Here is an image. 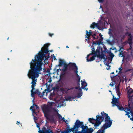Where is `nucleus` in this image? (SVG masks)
I'll return each mask as SVG.
<instances>
[{"instance_id": "obj_12", "label": "nucleus", "mask_w": 133, "mask_h": 133, "mask_svg": "<svg viewBox=\"0 0 133 133\" xmlns=\"http://www.w3.org/2000/svg\"><path fill=\"white\" fill-rule=\"evenodd\" d=\"M97 119L96 118V123H95L94 127H95V128L96 129L98 126H99V125L101 124L102 122L99 119Z\"/></svg>"}, {"instance_id": "obj_14", "label": "nucleus", "mask_w": 133, "mask_h": 133, "mask_svg": "<svg viewBox=\"0 0 133 133\" xmlns=\"http://www.w3.org/2000/svg\"><path fill=\"white\" fill-rule=\"evenodd\" d=\"M35 92L36 93V94H37L40 97H43L44 95V93H45V92L43 91L42 93V94H41V92L39 91L38 89H37L35 91Z\"/></svg>"}, {"instance_id": "obj_49", "label": "nucleus", "mask_w": 133, "mask_h": 133, "mask_svg": "<svg viewBox=\"0 0 133 133\" xmlns=\"http://www.w3.org/2000/svg\"><path fill=\"white\" fill-rule=\"evenodd\" d=\"M119 47L120 48V49L119 50H118V51H121V49H123V50H124V49H123V46H119Z\"/></svg>"}, {"instance_id": "obj_42", "label": "nucleus", "mask_w": 133, "mask_h": 133, "mask_svg": "<svg viewBox=\"0 0 133 133\" xmlns=\"http://www.w3.org/2000/svg\"><path fill=\"white\" fill-rule=\"evenodd\" d=\"M78 69H77L76 70H75V72L76 73V75L77 76V77H78L79 76V75L78 74Z\"/></svg>"}, {"instance_id": "obj_11", "label": "nucleus", "mask_w": 133, "mask_h": 133, "mask_svg": "<svg viewBox=\"0 0 133 133\" xmlns=\"http://www.w3.org/2000/svg\"><path fill=\"white\" fill-rule=\"evenodd\" d=\"M113 98L112 99V106L115 105L116 106L118 104H119L118 101V99L116 97L114 98V96H113Z\"/></svg>"}, {"instance_id": "obj_57", "label": "nucleus", "mask_w": 133, "mask_h": 133, "mask_svg": "<svg viewBox=\"0 0 133 133\" xmlns=\"http://www.w3.org/2000/svg\"><path fill=\"white\" fill-rule=\"evenodd\" d=\"M74 133H79V131H77V129L76 130H75V132Z\"/></svg>"}, {"instance_id": "obj_10", "label": "nucleus", "mask_w": 133, "mask_h": 133, "mask_svg": "<svg viewBox=\"0 0 133 133\" xmlns=\"http://www.w3.org/2000/svg\"><path fill=\"white\" fill-rule=\"evenodd\" d=\"M38 132L39 133H54L52 130L50 129H47L45 127H43L41 130Z\"/></svg>"}, {"instance_id": "obj_34", "label": "nucleus", "mask_w": 133, "mask_h": 133, "mask_svg": "<svg viewBox=\"0 0 133 133\" xmlns=\"http://www.w3.org/2000/svg\"><path fill=\"white\" fill-rule=\"evenodd\" d=\"M125 35L126 36L128 35V36L130 37L131 36H132V35H131V33L129 32H126L125 33Z\"/></svg>"}, {"instance_id": "obj_8", "label": "nucleus", "mask_w": 133, "mask_h": 133, "mask_svg": "<svg viewBox=\"0 0 133 133\" xmlns=\"http://www.w3.org/2000/svg\"><path fill=\"white\" fill-rule=\"evenodd\" d=\"M111 123H109L106 125V124H104L103 126L101 127V129L97 131V133H104L105 129L107 128L110 127L111 126Z\"/></svg>"}, {"instance_id": "obj_4", "label": "nucleus", "mask_w": 133, "mask_h": 133, "mask_svg": "<svg viewBox=\"0 0 133 133\" xmlns=\"http://www.w3.org/2000/svg\"><path fill=\"white\" fill-rule=\"evenodd\" d=\"M92 53L95 55V56H97L99 59H104V61H106L107 59V57L105 54H103L102 48L100 46L97 47L96 51L95 50V48L94 46H92L91 47Z\"/></svg>"}, {"instance_id": "obj_48", "label": "nucleus", "mask_w": 133, "mask_h": 133, "mask_svg": "<svg viewBox=\"0 0 133 133\" xmlns=\"http://www.w3.org/2000/svg\"><path fill=\"white\" fill-rule=\"evenodd\" d=\"M103 38L102 37H100L99 38V40L102 41H103Z\"/></svg>"}, {"instance_id": "obj_26", "label": "nucleus", "mask_w": 133, "mask_h": 133, "mask_svg": "<svg viewBox=\"0 0 133 133\" xmlns=\"http://www.w3.org/2000/svg\"><path fill=\"white\" fill-rule=\"evenodd\" d=\"M33 89V90H32V89L31 90V96L33 97H35V96L34 95L35 94H36V93L35 92V91H34V89Z\"/></svg>"}, {"instance_id": "obj_19", "label": "nucleus", "mask_w": 133, "mask_h": 133, "mask_svg": "<svg viewBox=\"0 0 133 133\" xmlns=\"http://www.w3.org/2000/svg\"><path fill=\"white\" fill-rule=\"evenodd\" d=\"M131 104V102H129L128 105V107H126L124 109H125V110H126L127 109V111H129L130 110V109H131L130 106Z\"/></svg>"}, {"instance_id": "obj_60", "label": "nucleus", "mask_w": 133, "mask_h": 133, "mask_svg": "<svg viewBox=\"0 0 133 133\" xmlns=\"http://www.w3.org/2000/svg\"><path fill=\"white\" fill-rule=\"evenodd\" d=\"M123 50H123V49H121V51H120L119 52H123Z\"/></svg>"}, {"instance_id": "obj_20", "label": "nucleus", "mask_w": 133, "mask_h": 133, "mask_svg": "<svg viewBox=\"0 0 133 133\" xmlns=\"http://www.w3.org/2000/svg\"><path fill=\"white\" fill-rule=\"evenodd\" d=\"M132 36L128 38V43L129 45H132Z\"/></svg>"}, {"instance_id": "obj_41", "label": "nucleus", "mask_w": 133, "mask_h": 133, "mask_svg": "<svg viewBox=\"0 0 133 133\" xmlns=\"http://www.w3.org/2000/svg\"><path fill=\"white\" fill-rule=\"evenodd\" d=\"M82 95V93L80 92L79 93H78L77 94V96L76 97L77 98H79Z\"/></svg>"}, {"instance_id": "obj_1", "label": "nucleus", "mask_w": 133, "mask_h": 133, "mask_svg": "<svg viewBox=\"0 0 133 133\" xmlns=\"http://www.w3.org/2000/svg\"><path fill=\"white\" fill-rule=\"evenodd\" d=\"M34 62H31L30 63L31 69L29 70L28 74V77L31 78L32 80L31 88H32V90L33 89H35L34 87L36 86V82L37 81V79L36 78L39 76V74H41L39 72L42 69V65H40L39 64H37L34 63Z\"/></svg>"}, {"instance_id": "obj_45", "label": "nucleus", "mask_w": 133, "mask_h": 133, "mask_svg": "<svg viewBox=\"0 0 133 133\" xmlns=\"http://www.w3.org/2000/svg\"><path fill=\"white\" fill-rule=\"evenodd\" d=\"M65 89H66V88L64 89L63 88H61L60 89V90L62 91H65Z\"/></svg>"}, {"instance_id": "obj_2", "label": "nucleus", "mask_w": 133, "mask_h": 133, "mask_svg": "<svg viewBox=\"0 0 133 133\" xmlns=\"http://www.w3.org/2000/svg\"><path fill=\"white\" fill-rule=\"evenodd\" d=\"M49 43H47L44 45L43 47L41 48L40 51L37 54L38 55H36L35 56V59H32L31 62H34V63L39 64L41 65L43 64L42 61H45L48 59V57L45 56L48 53L49 51L48 47L50 45Z\"/></svg>"}, {"instance_id": "obj_39", "label": "nucleus", "mask_w": 133, "mask_h": 133, "mask_svg": "<svg viewBox=\"0 0 133 133\" xmlns=\"http://www.w3.org/2000/svg\"><path fill=\"white\" fill-rule=\"evenodd\" d=\"M124 111H125L126 113V114L125 115H129L130 113V112H128V111H127V109L125 110V109H124Z\"/></svg>"}, {"instance_id": "obj_63", "label": "nucleus", "mask_w": 133, "mask_h": 133, "mask_svg": "<svg viewBox=\"0 0 133 133\" xmlns=\"http://www.w3.org/2000/svg\"><path fill=\"white\" fill-rule=\"evenodd\" d=\"M130 119L131 120L133 121V117H132V118H130Z\"/></svg>"}, {"instance_id": "obj_62", "label": "nucleus", "mask_w": 133, "mask_h": 133, "mask_svg": "<svg viewBox=\"0 0 133 133\" xmlns=\"http://www.w3.org/2000/svg\"><path fill=\"white\" fill-rule=\"evenodd\" d=\"M34 118L35 120V121L36 120H37V119L35 117H34Z\"/></svg>"}, {"instance_id": "obj_30", "label": "nucleus", "mask_w": 133, "mask_h": 133, "mask_svg": "<svg viewBox=\"0 0 133 133\" xmlns=\"http://www.w3.org/2000/svg\"><path fill=\"white\" fill-rule=\"evenodd\" d=\"M96 24L97 23L95 22H93L92 24L91 25L90 27L93 29L94 28L96 27Z\"/></svg>"}, {"instance_id": "obj_9", "label": "nucleus", "mask_w": 133, "mask_h": 133, "mask_svg": "<svg viewBox=\"0 0 133 133\" xmlns=\"http://www.w3.org/2000/svg\"><path fill=\"white\" fill-rule=\"evenodd\" d=\"M69 70H76L78 69V68L75 63H70L68 64Z\"/></svg>"}, {"instance_id": "obj_52", "label": "nucleus", "mask_w": 133, "mask_h": 133, "mask_svg": "<svg viewBox=\"0 0 133 133\" xmlns=\"http://www.w3.org/2000/svg\"><path fill=\"white\" fill-rule=\"evenodd\" d=\"M52 57V59L54 58V60H55L57 59L55 58V56L54 55H53V56Z\"/></svg>"}, {"instance_id": "obj_54", "label": "nucleus", "mask_w": 133, "mask_h": 133, "mask_svg": "<svg viewBox=\"0 0 133 133\" xmlns=\"http://www.w3.org/2000/svg\"><path fill=\"white\" fill-rule=\"evenodd\" d=\"M114 85V84H113L112 83V84H111V83H110V84H109V85L110 86H111V87H112Z\"/></svg>"}, {"instance_id": "obj_43", "label": "nucleus", "mask_w": 133, "mask_h": 133, "mask_svg": "<svg viewBox=\"0 0 133 133\" xmlns=\"http://www.w3.org/2000/svg\"><path fill=\"white\" fill-rule=\"evenodd\" d=\"M130 45V48L128 49V50H130L131 51V52H132V51H133V50H132V46H131V45Z\"/></svg>"}, {"instance_id": "obj_33", "label": "nucleus", "mask_w": 133, "mask_h": 133, "mask_svg": "<svg viewBox=\"0 0 133 133\" xmlns=\"http://www.w3.org/2000/svg\"><path fill=\"white\" fill-rule=\"evenodd\" d=\"M132 89L131 88H130L129 90H128V93L129 95H130L132 93Z\"/></svg>"}, {"instance_id": "obj_56", "label": "nucleus", "mask_w": 133, "mask_h": 133, "mask_svg": "<svg viewBox=\"0 0 133 133\" xmlns=\"http://www.w3.org/2000/svg\"><path fill=\"white\" fill-rule=\"evenodd\" d=\"M88 32L89 33H90V35H92V34H91V32H92L91 31V30H90L89 31H88Z\"/></svg>"}, {"instance_id": "obj_16", "label": "nucleus", "mask_w": 133, "mask_h": 133, "mask_svg": "<svg viewBox=\"0 0 133 133\" xmlns=\"http://www.w3.org/2000/svg\"><path fill=\"white\" fill-rule=\"evenodd\" d=\"M65 63V62L62 59H60L59 60V64L58 65L59 66H62L64 65Z\"/></svg>"}, {"instance_id": "obj_21", "label": "nucleus", "mask_w": 133, "mask_h": 133, "mask_svg": "<svg viewBox=\"0 0 133 133\" xmlns=\"http://www.w3.org/2000/svg\"><path fill=\"white\" fill-rule=\"evenodd\" d=\"M119 104H118L117 105H116V106L117 107L118 109L121 111H124V108L121 105H119Z\"/></svg>"}, {"instance_id": "obj_40", "label": "nucleus", "mask_w": 133, "mask_h": 133, "mask_svg": "<svg viewBox=\"0 0 133 133\" xmlns=\"http://www.w3.org/2000/svg\"><path fill=\"white\" fill-rule=\"evenodd\" d=\"M104 47V51H103V52H108V50H107V49L105 46H104L103 47Z\"/></svg>"}, {"instance_id": "obj_13", "label": "nucleus", "mask_w": 133, "mask_h": 133, "mask_svg": "<svg viewBox=\"0 0 133 133\" xmlns=\"http://www.w3.org/2000/svg\"><path fill=\"white\" fill-rule=\"evenodd\" d=\"M92 54H89L87 56V61L88 62L91 61H93L95 59V57H96V56H95V55H93L90 58V59H88V58L89 57V56L91 55H92Z\"/></svg>"}, {"instance_id": "obj_44", "label": "nucleus", "mask_w": 133, "mask_h": 133, "mask_svg": "<svg viewBox=\"0 0 133 133\" xmlns=\"http://www.w3.org/2000/svg\"><path fill=\"white\" fill-rule=\"evenodd\" d=\"M96 27H97V28L98 29H99V30H101V28L100 26H99V25H98V24L97 23V24H96Z\"/></svg>"}, {"instance_id": "obj_7", "label": "nucleus", "mask_w": 133, "mask_h": 133, "mask_svg": "<svg viewBox=\"0 0 133 133\" xmlns=\"http://www.w3.org/2000/svg\"><path fill=\"white\" fill-rule=\"evenodd\" d=\"M81 122V123H80V127L82 128V130L81 131H78L79 133H92L93 131L92 129H88L87 126H84L82 122Z\"/></svg>"}, {"instance_id": "obj_61", "label": "nucleus", "mask_w": 133, "mask_h": 133, "mask_svg": "<svg viewBox=\"0 0 133 133\" xmlns=\"http://www.w3.org/2000/svg\"><path fill=\"white\" fill-rule=\"evenodd\" d=\"M99 36L100 37H102V35L101 33H99Z\"/></svg>"}, {"instance_id": "obj_51", "label": "nucleus", "mask_w": 133, "mask_h": 133, "mask_svg": "<svg viewBox=\"0 0 133 133\" xmlns=\"http://www.w3.org/2000/svg\"><path fill=\"white\" fill-rule=\"evenodd\" d=\"M98 1L99 3H102L104 1V0H98Z\"/></svg>"}, {"instance_id": "obj_27", "label": "nucleus", "mask_w": 133, "mask_h": 133, "mask_svg": "<svg viewBox=\"0 0 133 133\" xmlns=\"http://www.w3.org/2000/svg\"><path fill=\"white\" fill-rule=\"evenodd\" d=\"M118 69L119 70V71L118 72V74L116 75V76H114L112 77V76H111V79H112V78H113L114 77H115L116 76H117V75H118V74L120 73L121 72V71H122V68L121 67V66L119 68H118Z\"/></svg>"}, {"instance_id": "obj_38", "label": "nucleus", "mask_w": 133, "mask_h": 133, "mask_svg": "<svg viewBox=\"0 0 133 133\" xmlns=\"http://www.w3.org/2000/svg\"><path fill=\"white\" fill-rule=\"evenodd\" d=\"M57 114L58 118L61 120V119L62 118V116L60 114H59L58 112H57Z\"/></svg>"}, {"instance_id": "obj_35", "label": "nucleus", "mask_w": 133, "mask_h": 133, "mask_svg": "<svg viewBox=\"0 0 133 133\" xmlns=\"http://www.w3.org/2000/svg\"><path fill=\"white\" fill-rule=\"evenodd\" d=\"M35 122L37 124V126H36L39 129V130L38 131H41V130H40V127L39 125V124L38 123H37V122L36 121H35Z\"/></svg>"}, {"instance_id": "obj_18", "label": "nucleus", "mask_w": 133, "mask_h": 133, "mask_svg": "<svg viewBox=\"0 0 133 133\" xmlns=\"http://www.w3.org/2000/svg\"><path fill=\"white\" fill-rule=\"evenodd\" d=\"M89 121L91 123L93 124H95L94 122L96 121V119H95L93 118H89Z\"/></svg>"}, {"instance_id": "obj_53", "label": "nucleus", "mask_w": 133, "mask_h": 133, "mask_svg": "<svg viewBox=\"0 0 133 133\" xmlns=\"http://www.w3.org/2000/svg\"><path fill=\"white\" fill-rule=\"evenodd\" d=\"M77 78H78V82H80V78H81L80 76H79L78 77H77Z\"/></svg>"}, {"instance_id": "obj_55", "label": "nucleus", "mask_w": 133, "mask_h": 133, "mask_svg": "<svg viewBox=\"0 0 133 133\" xmlns=\"http://www.w3.org/2000/svg\"><path fill=\"white\" fill-rule=\"evenodd\" d=\"M62 121H64V118L63 117H62V118L61 119Z\"/></svg>"}, {"instance_id": "obj_64", "label": "nucleus", "mask_w": 133, "mask_h": 133, "mask_svg": "<svg viewBox=\"0 0 133 133\" xmlns=\"http://www.w3.org/2000/svg\"><path fill=\"white\" fill-rule=\"evenodd\" d=\"M96 34H94L93 35H91V36H96Z\"/></svg>"}, {"instance_id": "obj_15", "label": "nucleus", "mask_w": 133, "mask_h": 133, "mask_svg": "<svg viewBox=\"0 0 133 133\" xmlns=\"http://www.w3.org/2000/svg\"><path fill=\"white\" fill-rule=\"evenodd\" d=\"M76 97V96H72L71 97L70 96H68L66 98V101H72L73 99H74Z\"/></svg>"}, {"instance_id": "obj_32", "label": "nucleus", "mask_w": 133, "mask_h": 133, "mask_svg": "<svg viewBox=\"0 0 133 133\" xmlns=\"http://www.w3.org/2000/svg\"><path fill=\"white\" fill-rule=\"evenodd\" d=\"M55 94L54 93H51L49 96V98L50 99H52L53 98V97L55 96Z\"/></svg>"}, {"instance_id": "obj_6", "label": "nucleus", "mask_w": 133, "mask_h": 133, "mask_svg": "<svg viewBox=\"0 0 133 133\" xmlns=\"http://www.w3.org/2000/svg\"><path fill=\"white\" fill-rule=\"evenodd\" d=\"M81 123V122L78 120H77L76 122L75 123V125L74 126V127L71 128V129H68L67 130H65L66 133H69L71 132V131L73 133H74L75 132V130H77V131H78V128L80 127L81 124L80 123Z\"/></svg>"}, {"instance_id": "obj_37", "label": "nucleus", "mask_w": 133, "mask_h": 133, "mask_svg": "<svg viewBox=\"0 0 133 133\" xmlns=\"http://www.w3.org/2000/svg\"><path fill=\"white\" fill-rule=\"evenodd\" d=\"M107 43L109 44L110 45H112V42H111L109 39H107Z\"/></svg>"}, {"instance_id": "obj_50", "label": "nucleus", "mask_w": 133, "mask_h": 133, "mask_svg": "<svg viewBox=\"0 0 133 133\" xmlns=\"http://www.w3.org/2000/svg\"><path fill=\"white\" fill-rule=\"evenodd\" d=\"M49 35L51 37H52V36L54 35V34L49 33Z\"/></svg>"}, {"instance_id": "obj_59", "label": "nucleus", "mask_w": 133, "mask_h": 133, "mask_svg": "<svg viewBox=\"0 0 133 133\" xmlns=\"http://www.w3.org/2000/svg\"><path fill=\"white\" fill-rule=\"evenodd\" d=\"M92 37H93V39L94 40V39H96V37L95 36H92Z\"/></svg>"}, {"instance_id": "obj_46", "label": "nucleus", "mask_w": 133, "mask_h": 133, "mask_svg": "<svg viewBox=\"0 0 133 133\" xmlns=\"http://www.w3.org/2000/svg\"><path fill=\"white\" fill-rule=\"evenodd\" d=\"M106 65H107L108 66H109V67H108V68H107V69L108 70L110 69V67L111 66L110 65H109V63H107L106 64Z\"/></svg>"}, {"instance_id": "obj_5", "label": "nucleus", "mask_w": 133, "mask_h": 133, "mask_svg": "<svg viewBox=\"0 0 133 133\" xmlns=\"http://www.w3.org/2000/svg\"><path fill=\"white\" fill-rule=\"evenodd\" d=\"M101 116H100L99 114H98V115L96 116V117L97 118V119H99L103 122L104 120L105 117V123L104 124H106V125H107L108 124L111 123V125L112 123V121L111 120H110V117L108 116V114L105 113L104 111H103L101 113Z\"/></svg>"}, {"instance_id": "obj_47", "label": "nucleus", "mask_w": 133, "mask_h": 133, "mask_svg": "<svg viewBox=\"0 0 133 133\" xmlns=\"http://www.w3.org/2000/svg\"><path fill=\"white\" fill-rule=\"evenodd\" d=\"M130 113H131V116H133V112L132 111L131 109H130V110L129 111Z\"/></svg>"}, {"instance_id": "obj_17", "label": "nucleus", "mask_w": 133, "mask_h": 133, "mask_svg": "<svg viewBox=\"0 0 133 133\" xmlns=\"http://www.w3.org/2000/svg\"><path fill=\"white\" fill-rule=\"evenodd\" d=\"M82 88L83 89H84L87 86V84L85 81H82Z\"/></svg>"}, {"instance_id": "obj_23", "label": "nucleus", "mask_w": 133, "mask_h": 133, "mask_svg": "<svg viewBox=\"0 0 133 133\" xmlns=\"http://www.w3.org/2000/svg\"><path fill=\"white\" fill-rule=\"evenodd\" d=\"M109 56L110 57H108V59L109 60H111V61L114 55L113 53L110 52L109 54Z\"/></svg>"}, {"instance_id": "obj_3", "label": "nucleus", "mask_w": 133, "mask_h": 133, "mask_svg": "<svg viewBox=\"0 0 133 133\" xmlns=\"http://www.w3.org/2000/svg\"><path fill=\"white\" fill-rule=\"evenodd\" d=\"M53 102H51L47 105L44 104L41 106L42 110L44 113L45 117L47 120L51 122H54L55 121V114L51 115L50 114L52 108Z\"/></svg>"}, {"instance_id": "obj_29", "label": "nucleus", "mask_w": 133, "mask_h": 133, "mask_svg": "<svg viewBox=\"0 0 133 133\" xmlns=\"http://www.w3.org/2000/svg\"><path fill=\"white\" fill-rule=\"evenodd\" d=\"M64 65V69L63 70H62L64 71H66L67 69L68 65L66 63H65Z\"/></svg>"}, {"instance_id": "obj_36", "label": "nucleus", "mask_w": 133, "mask_h": 133, "mask_svg": "<svg viewBox=\"0 0 133 133\" xmlns=\"http://www.w3.org/2000/svg\"><path fill=\"white\" fill-rule=\"evenodd\" d=\"M119 57H124L125 56L123 54L122 52H120L119 54Z\"/></svg>"}, {"instance_id": "obj_31", "label": "nucleus", "mask_w": 133, "mask_h": 133, "mask_svg": "<svg viewBox=\"0 0 133 133\" xmlns=\"http://www.w3.org/2000/svg\"><path fill=\"white\" fill-rule=\"evenodd\" d=\"M116 91L117 95L119 96L121 93H120L119 89V87H118L116 89Z\"/></svg>"}, {"instance_id": "obj_28", "label": "nucleus", "mask_w": 133, "mask_h": 133, "mask_svg": "<svg viewBox=\"0 0 133 133\" xmlns=\"http://www.w3.org/2000/svg\"><path fill=\"white\" fill-rule=\"evenodd\" d=\"M33 105H35V106L36 107V108L35 109L36 111L37 112H38L39 111V107L37 105L35 104H33Z\"/></svg>"}, {"instance_id": "obj_24", "label": "nucleus", "mask_w": 133, "mask_h": 133, "mask_svg": "<svg viewBox=\"0 0 133 133\" xmlns=\"http://www.w3.org/2000/svg\"><path fill=\"white\" fill-rule=\"evenodd\" d=\"M86 34L87 35H85V38L89 39L90 37L91 36L90 35V33H89L88 32V31L87 30L86 31Z\"/></svg>"}, {"instance_id": "obj_22", "label": "nucleus", "mask_w": 133, "mask_h": 133, "mask_svg": "<svg viewBox=\"0 0 133 133\" xmlns=\"http://www.w3.org/2000/svg\"><path fill=\"white\" fill-rule=\"evenodd\" d=\"M34 106H35V105H34L33 104V105L31 106V107L30 108V109H31L32 110V112L33 113L37 115V112L36 111H35L36 110L35 109H33Z\"/></svg>"}, {"instance_id": "obj_58", "label": "nucleus", "mask_w": 133, "mask_h": 133, "mask_svg": "<svg viewBox=\"0 0 133 133\" xmlns=\"http://www.w3.org/2000/svg\"><path fill=\"white\" fill-rule=\"evenodd\" d=\"M80 82H78V83L77 84V85H78L79 86L80 85Z\"/></svg>"}, {"instance_id": "obj_25", "label": "nucleus", "mask_w": 133, "mask_h": 133, "mask_svg": "<svg viewBox=\"0 0 133 133\" xmlns=\"http://www.w3.org/2000/svg\"><path fill=\"white\" fill-rule=\"evenodd\" d=\"M102 41L99 40L98 41H96V42H93V43L94 44L96 45H100L101 43L103 44V42H102Z\"/></svg>"}]
</instances>
